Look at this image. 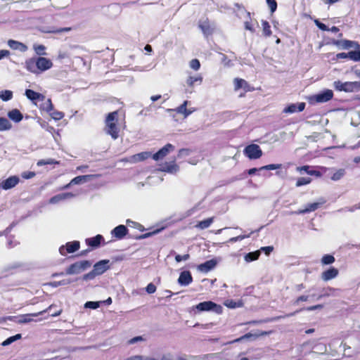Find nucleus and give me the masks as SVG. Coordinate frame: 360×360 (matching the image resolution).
Instances as JSON below:
<instances>
[{
	"instance_id": "obj_1",
	"label": "nucleus",
	"mask_w": 360,
	"mask_h": 360,
	"mask_svg": "<svg viewBox=\"0 0 360 360\" xmlns=\"http://www.w3.org/2000/svg\"><path fill=\"white\" fill-rule=\"evenodd\" d=\"M119 111L109 112L105 119L104 131L112 139L116 140L120 136V127L119 124Z\"/></svg>"
},
{
	"instance_id": "obj_44",
	"label": "nucleus",
	"mask_w": 360,
	"mask_h": 360,
	"mask_svg": "<svg viewBox=\"0 0 360 360\" xmlns=\"http://www.w3.org/2000/svg\"><path fill=\"white\" fill-rule=\"evenodd\" d=\"M266 3L270 8L271 13H273L276 11L277 2L276 0H266Z\"/></svg>"
},
{
	"instance_id": "obj_32",
	"label": "nucleus",
	"mask_w": 360,
	"mask_h": 360,
	"mask_svg": "<svg viewBox=\"0 0 360 360\" xmlns=\"http://www.w3.org/2000/svg\"><path fill=\"white\" fill-rule=\"evenodd\" d=\"M162 170L164 172H171V173L176 172L179 170V167L174 162H173V163L165 162L162 165Z\"/></svg>"
},
{
	"instance_id": "obj_28",
	"label": "nucleus",
	"mask_w": 360,
	"mask_h": 360,
	"mask_svg": "<svg viewBox=\"0 0 360 360\" xmlns=\"http://www.w3.org/2000/svg\"><path fill=\"white\" fill-rule=\"evenodd\" d=\"M8 117L15 122H19L23 118L22 114L18 109H13L10 110L8 112Z\"/></svg>"
},
{
	"instance_id": "obj_47",
	"label": "nucleus",
	"mask_w": 360,
	"mask_h": 360,
	"mask_svg": "<svg viewBox=\"0 0 360 360\" xmlns=\"http://www.w3.org/2000/svg\"><path fill=\"white\" fill-rule=\"evenodd\" d=\"M160 231V229H156L153 231H151V232H147L144 234H142L139 236H137L136 238V239H143V238H148V237H150L152 236L153 235L155 234V233H158Z\"/></svg>"
},
{
	"instance_id": "obj_7",
	"label": "nucleus",
	"mask_w": 360,
	"mask_h": 360,
	"mask_svg": "<svg viewBox=\"0 0 360 360\" xmlns=\"http://www.w3.org/2000/svg\"><path fill=\"white\" fill-rule=\"evenodd\" d=\"M334 86L338 91L352 92L359 87L360 83L358 82H342L341 81H336L334 82Z\"/></svg>"
},
{
	"instance_id": "obj_61",
	"label": "nucleus",
	"mask_w": 360,
	"mask_h": 360,
	"mask_svg": "<svg viewBox=\"0 0 360 360\" xmlns=\"http://www.w3.org/2000/svg\"><path fill=\"white\" fill-rule=\"evenodd\" d=\"M309 297L307 295H301L298 297L295 301L296 303H299L300 302H306L308 300Z\"/></svg>"
},
{
	"instance_id": "obj_10",
	"label": "nucleus",
	"mask_w": 360,
	"mask_h": 360,
	"mask_svg": "<svg viewBox=\"0 0 360 360\" xmlns=\"http://www.w3.org/2000/svg\"><path fill=\"white\" fill-rule=\"evenodd\" d=\"M198 27L206 37L212 35L214 32V26L207 18L204 20H200L198 22Z\"/></svg>"
},
{
	"instance_id": "obj_52",
	"label": "nucleus",
	"mask_w": 360,
	"mask_h": 360,
	"mask_svg": "<svg viewBox=\"0 0 360 360\" xmlns=\"http://www.w3.org/2000/svg\"><path fill=\"white\" fill-rule=\"evenodd\" d=\"M189 258H190V255L189 254H185L184 255H176L175 256V260L177 262H181L183 260L184 261L188 260Z\"/></svg>"
},
{
	"instance_id": "obj_20",
	"label": "nucleus",
	"mask_w": 360,
	"mask_h": 360,
	"mask_svg": "<svg viewBox=\"0 0 360 360\" xmlns=\"http://www.w3.org/2000/svg\"><path fill=\"white\" fill-rule=\"evenodd\" d=\"M192 282L193 277L189 271H184L180 274L179 277L178 278V283L181 285H188Z\"/></svg>"
},
{
	"instance_id": "obj_30",
	"label": "nucleus",
	"mask_w": 360,
	"mask_h": 360,
	"mask_svg": "<svg viewBox=\"0 0 360 360\" xmlns=\"http://www.w3.org/2000/svg\"><path fill=\"white\" fill-rule=\"evenodd\" d=\"M202 82V77L201 75L190 76L186 79V84L189 87H193L195 84H200Z\"/></svg>"
},
{
	"instance_id": "obj_15",
	"label": "nucleus",
	"mask_w": 360,
	"mask_h": 360,
	"mask_svg": "<svg viewBox=\"0 0 360 360\" xmlns=\"http://www.w3.org/2000/svg\"><path fill=\"white\" fill-rule=\"evenodd\" d=\"M306 106L305 103L301 102L298 103H292L286 106L283 110V112L284 113H294L296 112H302L304 110Z\"/></svg>"
},
{
	"instance_id": "obj_31",
	"label": "nucleus",
	"mask_w": 360,
	"mask_h": 360,
	"mask_svg": "<svg viewBox=\"0 0 360 360\" xmlns=\"http://www.w3.org/2000/svg\"><path fill=\"white\" fill-rule=\"evenodd\" d=\"M213 221L214 217H210L202 221H198V224L195 226V227L200 229H205L210 227Z\"/></svg>"
},
{
	"instance_id": "obj_63",
	"label": "nucleus",
	"mask_w": 360,
	"mask_h": 360,
	"mask_svg": "<svg viewBox=\"0 0 360 360\" xmlns=\"http://www.w3.org/2000/svg\"><path fill=\"white\" fill-rule=\"evenodd\" d=\"M309 175L320 177L321 176V173L319 171L311 169L309 172Z\"/></svg>"
},
{
	"instance_id": "obj_39",
	"label": "nucleus",
	"mask_w": 360,
	"mask_h": 360,
	"mask_svg": "<svg viewBox=\"0 0 360 360\" xmlns=\"http://www.w3.org/2000/svg\"><path fill=\"white\" fill-rule=\"evenodd\" d=\"M259 255H260V251L257 250V251L249 252L248 254H247L245 256V259L247 261H250V262L255 261L259 258Z\"/></svg>"
},
{
	"instance_id": "obj_24",
	"label": "nucleus",
	"mask_w": 360,
	"mask_h": 360,
	"mask_svg": "<svg viewBox=\"0 0 360 360\" xmlns=\"http://www.w3.org/2000/svg\"><path fill=\"white\" fill-rule=\"evenodd\" d=\"M8 46L13 50H19L22 52H25L27 50V46L18 41L13 39H9L7 42Z\"/></svg>"
},
{
	"instance_id": "obj_60",
	"label": "nucleus",
	"mask_w": 360,
	"mask_h": 360,
	"mask_svg": "<svg viewBox=\"0 0 360 360\" xmlns=\"http://www.w3.org/2000/svg\"><path fill=\"white\" fill-rule=\"evenodd\" d=\"M14 341H15V338L13 336H11V337L7 338L6 340H4L2 343V345H4V346L8 345L11 344L12 342H13Z\"/></svg>"
},
{
	"instance_id": "obj_26",
	"label": "nucleus",
	"mask_w": 360,
	"mask_h": 360,
	"mask_svg": "<svg viewBox=\"0 0 360 360\" xmlns=\"http://www.w3.org/2000/svg\"><path fill=\"white\" fill-rule=\"evenodd\" d=\"M325 202L324 200L320 202H312L309 203L306 205L305 208L303 210H300L298 211L299 214H306L311 212H314L319 209L323 203Z\"/></svg>"
},
{
	"instance_id": "obj_48",
	"label": "nucleus",
	"mask_w": 360,
	"mask_h": 360,
	"mask_svg": "<svg viewBox=\"0 0 360 360\" xmlns=\"http://www.w3.org/2000/svg\"><path fill=\"white\" fill-rule=\"evenodd\" d=\"M35 176H36V173L34 172H31V171L23 172L21 174V176L25 179H30L34 177Z\"/></svg>"
},
{
	"instance_id": "obj_38",
	"label": "nucleus",
	"mask_w": 360,
	"mask_h": 360,
	"mask_svg": "<svg viewBox=\"0 0 360 360\" xmlns=\"http://www.w3.org/2000/svg\"><path fill=\"white\" fill-rule=\"evenodd\" d=\"M33 49L36 53L39 56L46 55V47L43 44H34Z\"/></svg>"
},
{
	"instance_id": "obj_37",
	"label": "nucleus",
	"mask_w": 360,
	"mask_h": 360,
	"mask_svg": "<svg viewBox=\"0 0 360 360\" xmlns=\"http://www.w3.org/2000/svg\"><path fill=\"white\" fill-rule=\"evenodd\" d=\"M345 169H339L333 174L330 179L335 181H339L345 176Z\"/></svg>"
},
{
	"instance_id": "obj_40",
	"label": "nucleus",
	"mask_w": 360,
	"mask_h": 360,
	"mask_svg": "<svg viewBox=\"0 0 360 360\" xmlns=\"http://www.w3.org/2000/svg\"><path fill=\"white\" fill-rule=\"evenodd\" d=\"M311 181V179L309 177H300L298 178L296 182V186L300 187L304 185H307L310 184Z\"/></svg>"
},
{
	"instance_id": "obj_49",
	"label": "nucleus",
	"mask_w": 360,
	"mask_h": 360,
	"mask_svg": "<svg viewBox=\"0 0 360 360\" xmlns=\"http://www.w3.org/2000/svg\"><path fill=\"white\" fill-rule=\"evenodd\" d=\"M315 25L322 31H329V28L325 24L322 23L318 19L314 20Z\"/></svg>"
},
{
	"instance_id": "obj_3",
	"label": "nucleus",
	"mask_w": 360,
	"mask_h": 360,
	"mask_svg": "<svg viewBox=\"0 0 360 360\" xmlns=\"http://www.w3.org/2000/svg\"><path fill=\"white\" fill-rule=\"evenodd\" d=\"M192 311H193L195 313L212 311L218 314H220L223 311V308L221 305L217 304L212 301H205L200 302L195 306H193L192 307Z\"/></svg>"
},
{
	"instance_id": "obj_64",
	"label": "nucleus",
	"mask_w": 360,
	"mask_h": 360,
	"mask_svg": "<svg viewBox=\"0 0 360 360\" xmlns=\"http://www.w3.org/2000/svg\"><path fill=\"white\" fill-rule=\"evenodd\" d=\"M161 97H162L161 95H154L150 97V99L152 101L155 102V101L159 100L160 98H161Z\"/></svg>"
},
{
	"instance_id": "obj_51",
	"label": "nucleus",
	"mask_w": 360,
	"mask_h": 360,
	"mask_svg": "<svg viewBox=\"0 0 360 360\" xmlns=\"http://www.w3.org/2000/svg\"><path fill=\"white\" fill-rule=\"evenodd\" d=\"M254 233V231H251V232L250 233V234H248V235H240V236H236V237L231 238L229 240H230L231 242H236V241H238V240H243V239H245V238H246L250 237V235H251L252 233Z\"/></svg>"
},
{
	"instance_id": "obj_59",
	"label": "nucleus",
	"mask_w": 360,
	"mask_h": 360,
	"mask_svg": "<svg viewBox=\"0 0 360 360\" xmlns=\"http://www.w3.org/2000/svg\"><path fill=\"white\" fill-rule=\"evenodd\" d=\"M336 58L338 60L349 58V53H339L336 55Z\"/></svg>"
},
{
	"instance_id": "obj_9",
	"label": "nucleus",
	"mask_w": 360,
	"mask_h": 360,
	"mask_svg": "<svg viewBox=\"0 0 360 360\" xmlns=\"http://www.w3.org/2000/svg\"><path fill=\"white\" fill-rule=\"evenodd\" d=\"M80 248V243L78 240L68 242L65 245L59 248V252L61 255L65 256L68 253H73L77 251Z\"/></svg>"
},
{
	"instance_id": "obj_41",
	"label": "nucleus",
	"mask_w": 360,
	"mask_h": 360,
	"mask_svg": "<svg viewBox=\"0 0 360 360\" xmlns=\"http://www.w3.org/2000/svg\"><path fill=\"white\" fill-rule=\"evenodd\" d=\"M349 58L354 61H360V50L349 51Z\"/></svg>"
},
{
	"instance_id": "obj_5",
	"label": "nucleus",
	"mask_w": 360,
	"mask_h": 360,
	"mask_svg": "<svg viewBox=\"0 0 360 360\" xmlns=\"http://www.w3.org/2000/svg\"><path fill=\"white\" fill-rule=\"evenodd\" d=\"M40 108L42 110H45L46 112H47L50 115V116L55 120H60L64 117L63 112L58 111L54 109L51 98L46 99L45 103L41 105Z\"/></svg>"
},
{
	"instance_id": "obj_57",
	"label": "nucleus",
	"mask_w": 360,
	"mask_h": 360,
	"mask_svg": "<svg viewBox=\"0 0 360 360\" xmlns=\"http://www.w3.org/2000/svg\"><path fill=\"white\" fill-rule=\"evenodd\" d=\"M245 30H248L250 31L251 32H255V31L252 23L249 21L245 22Z\"/></svg>"
},
{
	"instance_id": "obj_16",
	"label": "nucleus",
	"mask_w": 360,
	"mask_h": 360,
	"mask_svg": "<svg viewBox=\"0 0 360 360\" xmlns=\"http://www.w3.org/2000/svg\"><path fill=\"white\" fill-rule=\"evenodd\" d=\"M128 233V229L124 225H119L114 228L112 231V236L116 239L121 240Z\"/></svg>"
},
{
	"instance_id": "obj_18",
	"label": "nucleus",
	"mask_w": 360,
	"mask_h": 360,
	"mask_svg": "<svg viewBox=\"0 0 360 360\" xmlns=\"http://www.w3.org/2000/svg\"><path fill=\"white\" fill-rule=\"evenodd\" d=\"M102 241H104V238L103 236L100 234L92 238H88L85 240L86 244L92 249L98 248L101 245Z\"/></svg>"
},
{
	"instance_id": "obj_29",
	"label": "nucleus",
	"mask_w": 360,
	"mask_h": 360,
	"mask_svg": "<svg viewBox=\"0 0 360 360\" xmlns=\"http://www.w3.org/2000/svg\"><path fill=\"white\" fill-rule=\"evenodd\" d=\"M187 104L188 101H185L181 105L175 109V111L178 113L183 114L184 117H187L190 114L192 113V110L187 109Z\"/></svg>"
},
{
	"instance_id": "obj_56",
	"label": "nucleus",
	"mask_w": 360,
	"mask_h": 360,
	"mask_svg": "<svg viewBox=\"0 0 360 360\" xmlns=\"http://www.w3.org/2000/svg\"><path fill=\"white\" fill-rule=\"evenodd\" d=\"M143 340H144V339L143 338L142 336H136V337H134V338L129 340H128V344L129 345H133V344H135L137 342L143 341Z\"/></svg>"
},
{
	"instance_id": "obj_22",
	"label": "nucleus",
	"mask_w": 360,
	"mask_h": 360,
	"mask_svg": "<svg viewBox=\"0 0 360 360\" xmlns=\"http://www.w3.org/2000/svg\"><path fill=\"white\" fill-rule=\"evenodd\" d=\"M281 167V164H270L265 166H262L259 168H251L247 171L249 175H253L258 171L262 170H274L277 169H280Z\"/></svg>"
},
{
	"instance_id": "obj_50",
	"label": "nucleus",
	"mask_w": 360,
	"mask_h": 360,
	"mask_svg": "<svg viewBox=\"0 0 360 360\" xmlns=\"http://www.w3.org/2000/svg\"><path fill=\"white\" fill-rule=\"evenodd\" d=\"M55 163H57V162H56L53 159H49L47 160H40L37 162V166H43V165H52V164H55Z\"/></svg>"
},
{
	"instance_id": "obj_43",
	"label": "nucleus",
	"mask_w": 360,
	"mask_h": 360,
	"mask_svg": "<svg viewBox=\"0 0 360 360\" xmlns=\"http://www.w3.org/2000/svg\"><path fill=\"white\" fill-rule=\"evenodd\" d=\"M341 44V46L344 49H349L352 47H354V46L356 44L354 41H349V40H342L341 41H338V44Z\"/></svg>"
},
{
	"instance_id": "obj_27",
	"label": "nucleus",
	"mask_w": 360,
	"mask_h": 360,
	"mask_svg": "<svg viewBox=\"0 0 360 360\" xmlns=\"http://www.w3.org/2000/svg\"><path fill=\"white\" fill-rule=\"evenodd\" d=\"M151 155H152V154L150 152H146V151L141 152V153H139L132 155L130 158V161L132 162H141V161H143V160L149 158L150 157H151Z\"/></svg>"
},
{
	"instance_id": "obj_2",
	"label": "nucleus",
	"mask_w": 360,
	"mask_h": 360,
	"mask_svg": "<svg viewBox=\"0 0 360 360\" xmlns=\"http://www.w3.org/2000/svg\"><path fill=\"white\" fill-rule=\"evenodd\" d=\"M52 66V61L44 57L31 58L25 61L26 70L35 74L46 71L51 68Z\"/></svg>"
},
{
	"instance_id": "obj_55",
	"label": "nucleus",
	"mask_w": 360,
	"mask_h": 360,
	"mask_svg": "<svg viewBox=\"0 0 360 360\" xmlns=\"http://www.w3.org/2000/svg\"><path fill=\"white\" fill-rule=\"evenodd\" d=\"M274 250L273 246L262 247L259 251L264 252L266 255H269Z\"/></svg>"
},
{
	"instance_id": "obj_23",
	"label": "nucleus",
	"mask_w": 360,
	"mask_h": 360,
	"mask_svg": "<svg viewBox=\"0 0 360 360\" xmlns=\"http://www.w3.org/2000/svg\"><path fill=\"white\" fill-rule=\"evenodd\" d=\"M217 265V262L214 259H210L204 263H202L198 266V269L202 272H208L213 269Z\"/></svg>"
},
{
	"instance_id": "obj_58",
	"label": "nucleus",
	"mask_w": 360,
	"mask_h": 360,
	"mask_svg": "<svg viewBox=\"0 0 360 360\" xmlns=\"http://www.w3.org/2000/svg\"><path fill=\"white\" fill-rule=\"evenodd\" d=\"M10 56V51L8 50L2 49L0 50V60L4 58L8 57Z\"/></svg>"
},
{
	"instance_id": "obj_36",
	"label": "nucleus",
	"mask_w": 360,
	"mask_h": 360,
	"mask_svg": "<svg viewBox=\"0 0 360 360\" xmlns=\"http://www.w3.org/2000/svg\"><path fill=\"white\" fill-rule=\"evenodd\" d=\"M13 96V92L10 90H4L0 92V98L4 101L11 100Z\"/></svg>"
},
{
	"instance_id": "obj_12",
	"label": "nucleus",
	"mask_w": 360,
	"mask_h": 360,
	"mask_svg": "<svg viewBox=\"0 0 360 360\" xmlns=\"http://www.w3.org/2000/svg\"><path fill=\"white\" fill-rule=\"evenodd\" d=\"M109 262L108 259H103L94 265L93 269L97 276L103 274L110 269Z\"/></svg>"
},
{
	"instance_id": "obj_19",
	"label": "nucleus",
	"mask_w": 360,
	"mask_h": 360,
	"mask_svg": "<svg viewBox=\"0 0 360 360\" xmlns=\"http://www.w3.org/2000/svg\"><path fill=\"white\" fill-rule=\"evenodd\" d=\"M25 95L28 99L33 102H35L36 101H44L46 99L44 95L39 92H36L32 89H26Z\"/></svg>"
},
{
	"instance_id": "obj_13",
	"label": "nucleus",
	"mask_w": 360,
	"mask_h": 360,
	"mask_svg": "<svg viewBox=\"0 0 360 360\" xmlns=\"http://www.w3.org/2000/svg\"><path fill=\"white\" fill-rule=\"evenodd\" d=\"M234 90L238 91L243 89L245 92L252 91L255 90L254 87L251 86L245 79L241 78H235L234 81Z\"/></svg>"
},
{
	"instance_id": "obj_21",
	"label": "nucleus",
	"mask_w": 360,
	"mask_h": 360,
	"mask_svg": "<svg viewBox=\"0 0 360 360\" xmlns=\"http://www.w3.org/2000/svg\"><path fill=\"white\" fill-rule=\"evenodd\" d=\"M91 178V175H82V176H77L75 178H73L70 183L68 184L63 186L62 188H60L61 190L67 189L70 188L72 185H76V184H82L84 181H86L87 180H89Z\"/></svg>"
},
{
	"instance_id": "obj_33",
	"label": "nucleus",
	"mask_w": 360,
	"mask_h": 360,
	"mask_svg": "<svg viewBox=\"0 0 360 360\" xmlns=\"http://www.w3.org/2000/svg\"><path fill=\"white\" fill-rule=\"evenodd\" d=\"M12 124L10 121L5 117H0V131H6L11 129Z\"/></svg>"
},
{
	"instance_id": "obj_11",
	"label": "nucleus",
	"mask_w": 360,
	"mask_h": 360,
	"mask_svg": "<svg viewBox=\"0 0 360 360\" xmlns=\"http://www.w3.org/2000/svg\"><path fill=\"white\" fill-rule=\"evenodd\" d=\"M174 150V146L171 143H167L162 148H160L157 153H154L152 155L153 160L158 161L159 160L163 159L166 157L169 152L173 151Z\"/></svg>"
},
{
	"instance_id": "obj_25",
	"label": "nucleus",
	"mask_w": 360,
	"mask_h": 360,
	"mask_svg": "<svg viewBox=\"0 0 360 360\" xmlns=\"http://www.w3.org/2000/svg\"><path fill=\"white\" fill-rule=\"evenodd\" d=\"M74 196H75V195L70 192L60 193V194L56 195L53 196L52 198H51L49 200V202L51 204H56V203L59 202L60 201L64 200L68 198H71Z\"/></svg>"
},
{
	"instance_id": "obj_42",
	"label": "nucleus",
	"mask_w": 360,
	"mask_h": 360,
	"mask_svg": "<svg viewBox=\"0 0 360 360\" xmlns=\"http://www.w3.org/2000/svg\"><path fill=\"white\" fill-rule=\"evenodd\" d=\"M100 304H101V302L89 301L85 303L84 307L92 309H96L100 307Z\"/></svg>"
},
{
	"instance_id": "obj_62",
	"label": "nucleus",
	"mask_w": 360,
	"mask_h": 360,
	"mask_svg": "<svg viewBox=\"0 0 360 360\" xmlns=\"http://www.w3.org/2000/svg\"><path fill=\"white\" fill-rule=\"evenodd\" d=\"M322 308H323V305L322 304H317V305L309 307L307 308V310L308 311H314V310L319 309H322Z\"/></svg>"
},
{
	"instance_id": "obj_14",
	"label": "nucleus",
	"mask_w": 360,
	"mask_h": 360,
	"mask_svg": "<svg viewBox=\"0 0 360 360\" xmlns=\"http://www.w3.org/2000/svg\"><path fill=\"white\" fill-rule=\"evenodd\" d=\"M20 181L19 177L17 176H11L1 181L0 186L4 190H8L14 188Z\"/></svg>"
},
{
	"instance_id": "obj_4",
	"label": "nucleus",
	"mask_w": 360,
	"mask_h": 360,
	"mask_svg": "<svg viewBox=\"0 0 360 360\" xmlns=\"http://www.w3.org/2000/svg\"><path fill=\"white\" fill-rule=\"evenodd\" d=\"M91 262L89 260H82L76 262L70 265L65 270V274L68 275L78 274L81 272L90 268Z\"/></svg>"
},
{
	"instance_id": "obj_6",
	"label": "nucleus",
	"mask_w": 360,
	"mask_h": 360,
	"mask_svg": "<svg viewBox=\"0 0 360 360\" xmlns=\"http://www.w3.org/2000/svg\"><path fill=\"white\" fill-rule=\"evenodd\" d=\"M244 154L250 160H256L262 156V150L257 144H250L247 146L244 150Z\"/></svg>"
},
{
	"instance_id": "obj_53",
	"label": "nucleus",
	"mask_w": 360,
	"mask_h": 360,
	"mask_svg": "<svg viewBox=\"0 0 360 360\" xmlns=\"http://www.w3.org/2000/svg\"><path fill=\"white\" fill-rule=\"evenodd\" d=\"M156 286L153 283H150L146 288V290L148 294H153L156 291Z\"/></svg>"
},
{
	"instance_id": "obj_34",
	"label": "nucleus",
	"mask_w": 360,
	"mask_h": 360,
	"mask_svg": "<svg viewBox=\"0 0 360 360\" xmlns=\"http://www.w3.org/2000/svg\"><path fill=\"white\" fill-rule=\"evenodd\" d=\"M262 25L263 34L266 37H270L272 34V32H271V26H270L269 22L266 20H262Z\"/></svg>"
},
{
	"instance_id": "obj_35",
	"label": "nucleus",
	"mask_w": 360,
	"mask_h": 360,
	"mask_svg": "<svg viewBox=\"0 0 360 360\" xmlns=\"http://www.w3.org/2000/svg\"><path fill=\"white\" fill-rule=\"evenodd\" d=\"M335 261V259L334 256L332 255H329V254L324 255L321 259V262L323 265L331 264L334 263Z\"/></svg>"
},
{
	"instance_id": "obj_54",
	"label": "nucleus",
	"mask_w": 360,
	"mask_h": 360,
	"mask_svg": "<svg viewBox=\"0 0 360 360\" xmlns=\"http://www.w3.org/2000/svg\"><path fill=\"white\" fill-rule=\"evenodd\" d=\"M310 167H311L309 166V165H304V166H302V167H297V170L298 172H300V173L304 172L307 174H309L310 171H311V169H310Z\"/></svg>"
},
{
	"instance_id": "obj_45",
	"label": "nucleus",
	"mask_w": 360,
	"mask_h": 360,
	"mask_svg": "<svg viewBox=\"0 0 360 360\" xmlns=\"http://www.w3.org/2000/svg\"><path fill=\"white\" fill-rule=\"evenodd\" d=\"M190 67L194 70H198L200 68V63L198 59H192L190 61Z\"/></svg>"
},
{
	"instance_id": "obj_17",
	"label": "nucleus",
	"mask_w": 360,
	"mask_h": 360,
	"mask_svg": "<svg viewBox=\"0 0 360 360\" xmlns=\"http://www.w3.org/2000/svg\"><path fill=\"white\" fill-rule=\"evenodd\" d=\"M338 274H339L338 269L333 266H331L329 269H328L327 270L323 271L321 273V277L323 281H330V280H332V279L336 278L338 276Z\"/></svg>"
},
{
	"instance_id": "obj_8",
	"label": "nucleus",
	"mask_w": 360,
	"mask_h": 360,
	"mask_svg": "<svg viewBox=\"0 0 360 360\" xmlns=\"http://www.w3.org/2000/svg\"><path fill=\"white\" fill-rule=\"evenodd\" d=\"M333 97L332 90L326 89L319 94H315L310 97L309 101L313 103H326L330 101Z\"/></svg>"
},
{
	"instance_id": "obj_46",
	"label": "nucleus",
	"mask_w": 360,
	"mask_h": 360,
	"mask_svg": "<svg viewBox=\"0 0 360 360\" xmlns=\"http://www.w3.org/2000/svg\"><path fill=\"white\" fill-rule=\"evenodd\" d=\"M96 276H97L96 274L94 272V271L93 269L90 272L83 275L82 279L84 281H90V280L94 279Z\"/></svg>"
}]
</instances>
